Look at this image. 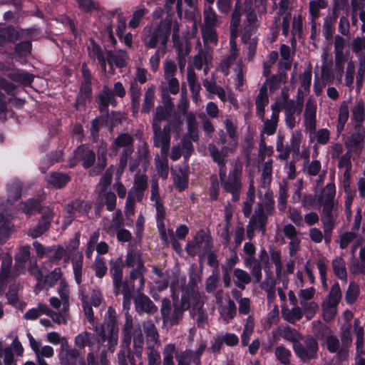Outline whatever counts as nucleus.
I'll return each mask as SVG.
<instances>
[{"label": "nucleus", "instance_id": "2eb2a0df", "mask_svg": "<svg viewBox=\"0 0 365 365\" xmlns=\"http://www.w3.org/2000/svg\"><path fill=\"white\" fill-rule=\"evenodd\" d=\"M142 93L141 87L135 81H131L129 89L131 111L133 117H137L140 110V101Z\"/></svg>", "mask_w": 365, "mask_h": 365}, {"label": "nucleus", "instance_id": "5701e85b", "mask_svg": "<svg viewBox=\"0 0 365 365\" xmlns=\"http://www.w3.org/2000/svg\"><path fill=\"white\" fill-rule=\"evenodd\" d=\"M186 122L187 125V135L193 142H197L199 140V131L196 120V117L192 113H187L186 115Z\"/></svg>", "mask_w": 365, "mask_h": 365}, {"label": "nucleus", "instance_id": "3c124183", "mask_svg": "<svg viewBox=\"0 0 365 365\" xmlns=\"http://www.w3.org/2000/svg\"><path fill=\"white\" fill-rule=\"evenodd\" d=\"M61 277L62 272L61 268L56 267L45 277L43 283L47 284L48 287H52L61 278Z\"/></svg>", "mask_w": 365, "mask_h": 365}, {"label": "nucleus", "instance_id": "c85d7f7f", "mask_svg": "<svg viewBox=\"0 0 365 365\" xmlns=\"http://www.w3.org/2000/svg\"><path fill=\"white\" fill-rule=\"evenodd\" d=\"M134 289V282L130 280H123V279L118 290L113 287V293L115 296L122 294L125 299H128L131 295H133Z\"/></svg>", "mask_w": 365, "mask_h": 365}, {"label": "nucleus", "instance_id": "4be33fe9", "mask_svg": "<svg viewBox=\"0 0 365 365\" xmlns=\"http://www.w3.org/2000/svg\"><path fill=\"white\" fill-rule=\"evenodd\" d=\"M92 83H81L79 92L76 98V103L79 106H84L86 105L87 101H90L92 97L93 89Z\"/></svg>", "mask_w": 365, "mask_h": 365}, {"label": "nucleus", "instance_id": "864d4df0", "mask_svg": "<svg viewBox=\"0 0 365 365\" xmlns=\"http://www.w3.org/2000/svg\"><path fill=\"white\" fill-rule=\"evenodd\" d=\"M186 310L182 306L175 304L171 316L168 318L172 326L178 325L183 317V312Z\"/></svg>", "mask_w": 365, "mask_h": 365}, {"label": "nucleus", "instance_id": "7ed1b4c3", "mask_svg": "<svg viewBox=\"0 0 365 365\" xmlns=\"http://www.w3.org/2000/svg\"><path fill=\"white\" fill-rule=\"evenodd\" d=\"M172 29V22L162 20L154 27L145 26L143 29L142 41L148 49H153L161 46L165 48L169 41Z\"/></svg>", "mask_w": 365, "mask_h": 365}, {"label": "nucleus", "instance_id": "cd10ccee", "mask_svg": "<svg viewBox=\"0 0 365 365\" xmlns=\"http://www.w3.org/2000/svg\"><path fill=\"white\" fill-rule=\"evenodd\" d=\"M79 10L85 14L91 15L94 11L100 10V4L93 0H76Z\"/></svg>", "mask_w": 365, "mask_h": 365}, {"label": "nucleus", "instance_id": "338daca9", "mask_svg": "<svg viewBox=\"0 0 365 365\" xmlns=\"http://www.w3.org/2000/svg\"><path fill=\"white\" fill-rule=\"evenodd\" d=\"M127 29V20L122 14H119L117 16V22L115 26V34L118 37H121L125 34Z\"/></svg>", "mask_w": 365, "mask_h": 365}, {"label": "nucleus", "instance_id": "a18cd8bd", "mask_svg": "<svg viewBox=\"0 0 365 365\" xmlns=\"http://www.w3.org/2000/svg\"><path fill=\"white\" fill-rule=\"evenodd\" d=\"M72 267L74 279L78 285L82 283L83 255H81L77 259L72 260Z\"/></svg>", "mask_w": 365, "mask_h": 365}, {"label": "nucleus", "instance_id": "c9c22d12", "mask_svg": "<svg viewBox=\"0 0 365 365\" xmlns=\"http://www.w3.org/2000/svg\"><path fill=\"white\" fill-rule=\"evenodd\" d=\"M32 50V43L30 40H24L15 44L14 52L19 57L29 56Z\"/></svg>", "mask_w": 365, "mask_h": 365}, {"label": "nucleus", "instance_id": "603ef678", "mask_svg": "<svg viewBox=\"0 0 365 365\" xmlns=\"http://www.w3.org/2000/svg\"><path fill=\"white\" fill-rule=\"evenodd\" d=\"M19 288L16 284L14 283L9 285V290L6 294L9 304L15 306L19 302Z\"/></svg>", "mask_w": 365, "mask_h": 365}, {"label": "nucleus", "instance_id": "473e14b6", "mask_svg": "<svg viewBox=\"0 0 365 365\" xmlns=\"http://www.w3.org/2000/svg\"><path fill=\"white\" fill-rule=\"evenodd\" d=\"M149 12L148 9L143 7L135 10L132 15L130 20L128 22V26L130 29H135L140 26L141 21L144 16Z\"/></svg>", "mask_w": 365, "mask_h": 365}, {"label": "nucleus", "instance_id": "6ab92c4d", "mask_svg": "<svg viewBox=\"0 0 365 365\" xmlns=\"http://www.w3.org/2000/svg\"><path fill=\"white\" fill-rule=\"evenodd\" d=\"M135 356L138 357L141 356V351H136L135 353L130 349H123L118 353V362L119 365H136ZM138 365H143L140 363Z\"/></svg>", "mask_w": 365, "mask_h": 365}, {"label": "nucleus", "instance_id": "de8ad7c7", "mask_svg": "<svg viewBox=\"0 0 365 365\" xmlns=\"http://www.w3.org/2000/svg\"><path fill=\"white\" fill-rule=\"evenodd\" d=\"M327 349L329 353L336 354L338 358V352L340 351V341L337 336L333 334H329L326 338Z\"/></svg>", "mask_w": 365, "mask_h": 365}, {"label": "nucleus", "instance_id": "a211bd4d", "mask_svg": "<svg viewBox=\"0 0 365 365\" xmlns=\"http://www.w3.org/2000/svg\"><path fill=\"white\" fill-rule=\"evenodd\" d=\"M351 118L356 122L354 129H363L362 123L365 120V103L359 100L351 108Z\"/></svg>", "mask_w": 365, "mask_h": 365}, {"label": "nucleus", "instance_id": "09e8293b", "mask_svg": "<svg viewBox=\"0 0 365 365\" xmlns=\"http://www.w3.org/2000/svg\"><path fill=\"white\" fill-rule=\"evenodd\" d=\"M93 268L96 277L100 279L103 278L108 272V267L103 257H96Z\"/></svg>", "mask_w": 365, "mask_h": 365}, {"label": "nucleus", "instance_id": "f257e3e1", "mask_svg": "<svg viewBox=\"0 0 365 365\" xmlns=\"http://www.w3.org/2000/svg\"><path fill=\"white\" fill-rule=\"evenodd\" d=\"M118 330L115 310L110 307L98 336L87 331H83L75 337V345L79 349H84L86 346H93L96 341L98 344L108 342V348L111 349L118 344Z\"/></svg>", "mask_w": 365, "mask_h": 365}, {"label": "nucleus", "instance_id": "e2e57ef3", "mask_svg": "<svg viewBox=\"0 0 365 365\" xmlns=\"http://www.w3.org/2000/svg\"><path fill=\"white\" fill-rule=\"evenodd\" d=\"M30 258V247L29 245L21 247L15 255L14 259L19 263H26Z\"/></svg>", "mask_w": 365, "mask_h": 365}, {"label": "nucleus", "instance_id": "1a4fd4ad", "mask_svg": "<svg viewBox=\"0 0 365 365\" xmlns=\"http://www.w3.org/2000/svg\"><path fill=\"white\" fill-rule=\"evenodd\" d=\"M238 262L239 258L237 252L233 251L230 257L226 259L225 264H222L221 267L222 281L225 288H229L231 286V274L233 272V269Z\"/></svg>", "mask_w": 365, "mask_h": 365}, {"label": "nucleus", "instance_id": "6e6552de", "mask_svg": "<svg viewBox=\"0 0 365 365\" xmlns=\"http://www.w3.org/2000/svg\"><path fill=\"white\" fill-rule=\"evenodd\" d=\"M355 132L351 133L348 137L345 145L346 148L351 149V150L357 155H359L362 150L361 144L364 142L365 138L364 129H354Z\"/></svg>", "mask_w": 365, "mask_h": 365}, {"label": "nucleus", "instance_id": "4c0bfd02", "mask_svg": "<svg viewBox=\"0 0 365 365\" xmlns=\"http://www.w3.org/2000/svg\"><path fill=\"white\" fill-rule=\"evenodd\" d=\"M138 172L134 178V187L136 192H139L140 196L143 195L144 191L148 188V176L145 174H140Z\"/></svg>", "mask_w": 365, "mask_h": 365}, {"label": "nucleus", "instance_id": "58836bf2", "mask_svg": "<svg viewBox=\"0 0 365 365\" xmlns=\"http://www.w3.org/2000/svg\"><path fill=\"white\" fill-rule=\"evenodd\" d=\"M275 356L277 359L284 365H289L290 364V357L292 353L290 350L285 348L284 346H278L275 349Z\"/></svg>", "mask_w": 365, "mask_h": 365}, {"label": "nucleus", "instance_id": "7c9ffc66", "mask_svg": "<svg viewBox=\"0 0 365 365\" xmlns=\"http://www.w3.org/2000/svg\"><path fill=\"white\" fill-rule=\"evenodd\" d=\"M333 271L335 275L341 280H346L347 272L345 267V261L342 257H336L332 261Z\"/></svg>", "mask_w": 365, "mask_h": 365}, {"label": "nucleus", "instance_id": "e433bc0d", "mask_svg": "<svg viewBox=\"0 0 365 365\" xmlns=\"http://www.w3.org/2000/svg\"><path fill=\"white\" fill-rule=\"evenodd\" d=\"M11 266L12 257L7 253L5 256L3 257L1 264L0 278L2 280H6L9 278L11 269Z\"/></svg>", "mask_w": 365, "mask_h": 365}, {"label": "nucleus", "instance_id": "72a5a7b5", "mask_svg": "<svg viewBox=\"0 0 365 365\" xmlns=\"http://www.w3.org/2000/svg\"><path fill=\"white\" fill-rule=\"evenodd\" d=\"M242 4L235 3L234 11L232 14L230 21L231 34H233L239 28L241 22Z\"/></svg>", "mask_w": 365, "mask_h": 365}, {"label": "nucleus", "instance_id": "f03ea898", "mask_svg": "<svg viewBox=\"0 0 365 365\" xmlns=\"http://www.w3.org/2000/svg\"><path fill=\"white\" fill-rule=\"evenodd\" d=\"M299 333L294 328L287 326L284 329L283 337L293 342V350L296 356L304 363H309L317 357L319 344L312 336L307 337L304 344L297 341Z\"/></svg>", "mask_w": 365, "mask_h": 365}, {"label": "nucleus", "instance_id": "052dcab7", "mask_svg": "<svg viewBox=\"0 0 365 365\" xmlns=\"http://www.w3.org/2000/svg\"><path fill=\"white\" fill-rule=\"evenodd\" d=\"M141 257V254L133 250H128L125 256L124 266L128 267H134L136 262Z\"/></svg>", "mask_w": 365, "mask_h": 365}, {"label": "nucleus", "instance_id": "c756f323", "mask_svg": "<svg viewBox=\"0 0 365 365\" xmlns=\"http://www.w3.org/2000/svg\"><path fill=\"white\" fill-rule=\"evenodd\" d=\"M9 77L14 81L19 83L23 86H30L34 79V76L31 73L25 72H14L9 74Z\"/></svg>", "mask_w": 365, "mask_h": 365}, {"label": "nucleus", "instance_id": "13d9d810", "mask_svg": "<svg viewBox=\"0 0 365 365\" xmlns=\"http://www.w3.org/2000/svg\"><path fill=\"white\" fill-rule=\"evenodd\" d=\"M133 321L130 318L126 317L122 329L123 341L130 344L132 338Z\"/></svg>", "mask_w": 365, "mask_h": 365}, {"label": "nucleus", "instance_id": "9b49d317", "mask_svg": "<svg viewBox=\"0 0 365 365\" xmlns=\"http://www.w3.org/2000/svg\"><path fill=\"white\" fill-rule=\"evenodd\" d=\"M112 89L108 85H104L96 98L99 112L101 114H106V118L109 117V101Z\"/></svg>", "mask_w": 365, "mask_h": 365}, {"label": "nucleus", "instance_id": "b1692460", "mask_svg": "<svg viewBox=\"0 0 365 365\" xmlns=\"http://www.w3.org/2000/svg\"><path fill=\"white\" fill-rule=\"evenodd\" d=\"M287 79V74L284 71H280L267 78L265 81L269 85V91L274 92L280 87L281 83H286Z\"/></svg>", "mask_w": 365, "mask_h": 365}, {"label": "nucleus", "instance_id": "0e129e2a", "mask_svg": "<svg viewBox=\"0 0 365 365\" xmlns=\"http://www.w3.org/2000/svg\"><path fill=\"white\" fill-rule=\"evenodd\" d=\"M303 317V313L300 307H294L288 314L284 316V319L291 324H294L296 321H299Z\"/></svg>", "mask_w": 365, "mask_h": 365}, {"label": "nucleus", "instance_id": "680f3d73", "mask_svg": "<svg viewBox=\"0 0 365 365\" xmlns=\"http://www.w3.org/2000/svg\"><path fill=\"white\" fill-rule=\"evenodd\" d=\"M223 123L229 137L235 142V145L236 146L237 140V126L229 118H226Z\"/></svg>", "mask_w": 365, "mask_h": 365}, {"label": "nucleus", "instance_id": "49530a36", "mask_svg": "<svg viewBox=\"0 0 365 365\" xmlns=\"http://www.w3.org/2000/svg\"><path fill=\"white\" fill-rule=\"evenodd\" d=\"M154 91L149 88L148 89L145 93L144 100L143 106L141 108V113H149L151 108L154 106Z\"/></svg>", "mask_w": 365, "mask_h": 365}, {"label": "nucleus", "instance_id": "393cba45", "mask_svg": "<svg viewBox=\"0 0 365 365\" xmlns=\"http://www.w3.org/2000/svg\"><path fill=\"white\" fill-rule=\"evenodd\" d=\"M233 276L236 279H234V283L241 290L245 289V285L251 282L250 275L246 272L240 268H235L233 270Z\"/></svg>", "mask_w": 365, "mask_h": 365}, {"label": "nucleus", "instance_id": "9d476101", "mask_svg": "<svg viewBox=\"0 0 365 365\" xmlns=\"http://www.w3.org/2000/svg\"><path fill=\"white\" fill-rule=\"evenodd\" d=\"M135 310L139 314L148 313L153 314L158 311V307L145 294H140L135 299Z\"/></svg>", "mask_w": 365, "mask_h": 365}, {"label": "nucleus", "instance_id": "39448f33", "mask_svg": "<svg viewBox=\"0 0 365 365\" xmlns=\"http://www.w3.org/2000/svg\"><path fill=\"white\" fill-rule=\"evenodd\" d=\"M241 174L242 168L235 166L229 172L228 178H225L223 182H221L223 189L233 195L238 194L242 187Z\"/></svg>", "mask_w": 365, "mask_h": 365}, {"label": "nucleus", "instance_id": "a878e982", "mask_svg": "<svg viewBox=\"0 0 365 365\" xmlns=\"http://www.w3.org/2000/svg\"><path fill=\"white\" fill-rule=\"evenodd\" d=\"M22 185L20 182H13L7 189V202L14 205L21 197Z\"/></svg>", "mask_w": 365, "mask_h": 365}, {"label": "nucleus", "instance_id": "dca6fc26", "mask_svg": "<svg viewBox=\"0 0 365 365\" xmlns=\"http://www.w3.org/2000/svg\"><path fill=\"white\" fill-rule=\"evenodd\" d=\"M53 218L51 212H45L38 220L35 227L30 230V235L33 238H37L44 234L49 228Z\"/></svg>", "mask_w": 365, "mask_h": 365}, {"label": "nucleus", "instance_id": "4d7b16f0", "mask_svg": "<svg viewBox=\"0 0 365 365\" xmlns=\"http://www.w3.org/2000/svg\"><path fill=\"white\" fill-rule=\"evenodd\" d=\"M287 187L286 185H280L279 190L278 197V209L281 212H283L286 210L287 207Z\"/></svg>", "mask_w": 365, "mask_h": 365}, {"label": "nucleus", "instance_id": "774afa93", "mask_svg": "<svg viewBox=\"0 0 365 365\" xmlns=\"http://www.w3.org/2000/svg\"><path fill=\"white\" fill-rule=\"evenodd\" d=\"M357 235L355 232H346L340 237L339 247L341 249H346L349 245L356 238Z\"/></svg>", "mask_w": 365, "mask_h": 365}, {"label": "nucleus", "instance_id": "0eeeda50", "mask_svg": "<svg viewBox=\"0 0 365 365\" xmlns=\"http://www.w3.org/2000/svg\"><path fill=\"white\" fill-rule=\"evenodd\" d=\"M109 272L113 279V287L119 289L122 279H123L124 262L121 257H118L115 260L109 262Z\"/></svg>", "mask_w": 365, "mask_h": 365}, {"label": "nucleus", "instance_id": "2f4dec72", "mask_svg": "<svg viewBox=\"0 0 365 365\" xmlns=\"http://www.w3.org/2000/svg\"><path fill=\"white\" fill-rule=\"evenodd\" d=\"M304 124L306 129L309 131L310 134L316 133V110L315 108L311 110L308 107V104L307 105L304 113Z\"/></svg>", "mask_w": 365, "mask_h": 365}, {"label": "nucleus", "instance_id": "aec40b11", "mask_svg": "<svg viewBox=\"0 0 365 365\" xmlns=\"http://www.w3.org/2000/svg\"><path fill=\"white\" fill-rule=\"evenodd\" d=\"M109 117H106V114H101L91 121L90 130L91 138L93 143H97L99 140V132L101 129L107 125Z\"/></svg>", "mask_w": 365, "mask_h": 365}, {"label": "nucleus", "instance_id": "f8f14e48", "mask_svg": "<svg viewBox=\"0 0 365 365\" xmlns=\"http://www.w3.org/2000/svg\"><path fill=\"white\" fill-rule=\"evenodd\" d=\"M341 341L340 351L338 352V359L345 361L349 356V347L352 344V338L350 331V327L342 329L340 334Z\"/></svg>", "mask_w": 365, "mask_h": 365}, {"label": "nucleus", "instance_id": "37998d69", "mask_svg": "<svg viewBox=\"0 0 365 365\" xmlns=\"http://www.w3.org/2000/svg\"><path fill=\"white\" fill-rule=\"evenodd\" d=\"M260 203L266 209V212L268 215L272 216L274 214L275 209V202L273 197L272 191L267 190L264 195L262 202Z\"/></svg>", "mask_w": 365, "mask_h": 365}, {"label": "nucleus", "instance_id": "a19ab883", "mask_svg": "<svg viewBox=\"0 0 365 365\" xmlns=\"http://www.w3.org/2000/svg\"><path fill=\"white\" fill-rule=\"evenodd\" d=\"M341 298V292L339 284L338 282H335L329 293V304L330 307L336 306Z\"/></svg>", "mask_w": 365, "mask_h": 365}, {"label": "nucleus", "instance_id": "bb28decb", "mask_svg": "<svg viewBox=\"0 0 365 365\" xmlns=\"http://www.w3.org/2000/svg\"><path fill=\"white\" fill-rule=\"evenodd\" d=\"M119 148H133L134 138L128 133H120L113 141Z\"/></svg>", "mask_w": 365, "mask_h": 365}, {"label": "nucleus", "instance_id": "20e7f679", "mask_svg": "<svg viewBox=\"0 0 365 365\" xmlns=\"http://www.w3.org/2000/svg\"><path fill=\"white\" fill-rule=\"evenodd\" d=\"M74 155L75 160L74 162H70V168H73L76 165V160L82 162V167L85 169H88L95 164L96 155L93 150L90 149L85 144L78 145L74 150Z\"/></svg>", "mask_w": 365, "mask_h": 365}, {"label": "nucleus", "instance_id": "bf43d9fd", "mask_svg": "<svg viewBox=\"0 0 365 365\" xmlns=\"http://www.w3.org/2000/svg\"><path fill=\"white\" fill-rule=\"evenodd\" d=\"M173 180L175 187L179 192L184 191L188 186V176L184 173L176 175Z\"/></svg>", "mask_w": 365, "mask_h": 365}, {"label": "nucleus", "instance_id": "423d86ee", "mask_svg": "<svg viewBox=\"0 0 365 365\" xmlns=\"http://www.w3.org/2000/svg\"><path fill=\"white\" fill-rule=\"evenodd\" d=\"M91 209L89 202L83 200L76 199L64 206V210L68 214L71 220L76 217V213L85 215Z\"/></svg>", "mask_w": 365, "mask_h": 365}, {"label": "nucleus", "instance_id": "f3484780", "mask_svg": "<svg viewBox=\"0 0 365 365\" xmlns=\"http://www.w3.org/2000/svg\"><path fill=\"white\" fill-rule=\"evenodd\" d=\"M71 180V177L67 173L51 172L47 176V182L56 189H62Z\"/></svg>", "mask_w": 365, "mask_h": 365}, {"label": "nucleus", "instance_id": "5fc2aeb1", "mask_svg": "<svg viewBox=\"0 0 365 365\" xmlns=\"http://www.w3.org/2000/svg\"><path fill=\"white\" fill-rule=\"evenodd\" d=\"M89 56L93 59H98L104 56L101 46L93 38L90 40V46L88 48Z\"/></svg>", "mask_w": 365, "mask_h": 365}, {"label": "nucleus", "instance_id": "ea45409f", "mask_svg": "<svg viewBox=\"0 0 365 365\" xmlns=\"http://www.w3.org/2000/svg\"><path fill=\"white\" fill-rule=\"evenodd\" d=\"M312 66L309 65L299 76L301 88H302L306 93H309L310 91L312 76Z\"/></svg>", "mask_w": 365, "mask_h": 365}, {"label": "nucleus", "instance_id": "f704fd0d", "mask_svg": "<svg viewBox=\"0 0 365 365\" xmlns=\"http://www.w3.org/2000/svg\"><path fill=\"white\" fill-rule=\"evenodd\" d=\"M107 61L110 66L114 64L117 68H123L127 66L124 56L113 54L112 50L106 51Z\"/></svg>", "mask_w": 365, "mask_h": 365}, {"label": "nucleus", "instance_id": "c03bdc74", "mask_svg": "<svg viewBox=\"0 0 365 365\" xmlns=\"http://www.w3.org/2000/svg\"><path fill=\"white\" fill-rule=\"evenodd\" d=\"M101 41L103 46L110 48H115L118 44V41L115 37L113 31L100 32Z\"/></svg>", "mask_w": 365, "mask_h": 365}, {"label": "nucleus", "instance_id": "79ce46f5", "mask_svg": "<svg viewBox=\"0 0 365 365\" xmlns=\"http://www.w3.org/2000/svg\"><path fill=\"white\" fill-rule=\"evenodd\" d=\"M359 294V287L355 282L349 283L345 294V300L348 304H353Z\"/></svg>", "mask_w": 365, "mask_h": 365}, {"label": "nucleus", "instance_id": "4468645a", "mask_svg": "<svg viewBox=\"0 0 365 365\" xmlns=\"http://www.w3.org/2000/svg\"><path fill=\"white\" fill-rule=\"evenodd\" d=\"M20 38L19 31L13 26H0V46L8 43H14Z\"/></svg>", "mask_w": 365, "mask_h": 365}, {"label": "nucleus", "instance_id": "69168bd1", "mask_svg": "<svg viewBox=\"0 0 365 365\" xmlns=\"http://www.w3.org/2000/svg\"><path fill=\"white\" fill-rule=\"evenodd\" d=\"M220 186L216 176L211 177V183L209 188V196L211 200L215 201L218 199Z\"/></svg>", "mask_w": 365, "mask_h": 365}, {"label": "nucleus", "instance_id": "8fccbe9b", "mask_svg": "<svg viewBox=\"0 0 365 365\" xmlns=\"http://www.w3.org/2000/svg\"><path fill=\"white\" fill-rule=\"evenodd\" d=\"M279 118L275 115H271V119L264 120L263 133L267 135H272L276 133Z\"/></svg>", "mask_w": 365, "mask_h": 365}, {"label": "nucleus", "instance_id": "412c9836", "mask_svg": "<svg viewBox=\"0 0 365 365\" xmlns=\"http://www.w3.org/2000/svg\"><path fill=\"white\" fill-rule=\"evenodd\" d=\"M172 38L177 53L182 54V56L185 57L188 56L191 51V46L188 43L184 46L182 42L180 40L179 28L178 25H175L173 28Z\"/></svg>", "mask_w": 365, "mask_h": 365}, {"label": "nucleus", "instance_id": "ddd939ff", "mask_svg": "<svg viewBox=\"0 0 365 365\" xmlns=\"http://www.w3.org/2000/svg\"><path fill=\"white\" fill-rule=\"evenodd\" d=\"M269 216L270 215L267 214L266 209L262 205L260 202H259L255 209L254 214L250 217L252 222L253 221L257 222L259 226V231L261 232L263 235L265 234L267 230V224Z\"/></svg>", "mask_w": 365, "mask_h": 365}, {"label": "nucleus", "instance_id": "6e6d98bb", "mask_svg": "<svg viewBox=\"0 0 365 365\" xmlns=\"http://www.w3.org/2000/svg\"><path fill=\"white\" fill-rule=\"evenodd\" d=\"M192 242L199 249L204 243L205 252L210 251L212 248V243L211 240L209 238L206 239V236L203 232L195 236Z\"/></svg>", "mask_w": 365, "mask_h": 365}]
</instances>
